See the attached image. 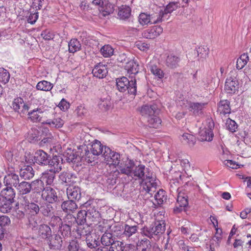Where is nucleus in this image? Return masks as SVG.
<instances>
[{
    "instance_id": "f257e3e1",
    "label": "nucleus",
    "mask_w": 251,
    "mask_h": 251,
    "mask_svg": "<svg viewBox=\"0 0 251 251\" xmlns=\"http://www.w3.org/2000/svg\"><path fill=\"white\" fill-rule=\"evenodd\" d=\"M145 166L142 165L136 167L132 171L131 176L142 179L140 185L142 187V191L151 196L156 191L157 184L152 177L149 176L145 178Z\"/></svg>"
},
{
    "instance_id": "f03ea898",
    "label": "nucleus",
    "mask_w": 251,
    "mask_h": 251,
    "mask_svg": "<svg viewBox=\"0 0 251 251\" xmlns=\"http://www.w3.org/2000/svg\"><path fill=\"white\" fill-rule=\"evenodd\" d=\"M54 114V109L51 107L45 108L43 107H37L28 113V118L32 122H41L43 118H50Z\"/></svg>"
},
{
    "instance_id": "7ed1b4c3",
    "label": "nucleus",
    "mask_w": 251,
    "mask_h": 251,
    "mask_svg": "<svg viewBox=\"0 0 251 251\" xmlns=\"http://www.w3.org/2000/svg\"><path fill=\"white\" fill-rule=\"evenodd\" d=\"M105 146H103L100 141L95 140L91 145L89 150H85L84 158L88 163H91L95 160L96 156L103 154Z\"/></svg>"
},
{
    "instance_id": "20e7f679",
    "label": "nucleus",
    "mask_w": 251,
    "mask_h": 251,
    "mask_svg": "<svg viewBox=\"0 0 251 251\" xmlns=\"http://www.w3.org/2000/svg\"><path fill=\"white\" fill-rule=\"evenodd\" d=\"M116 84L118 89L121 92L127 90L129 94L133 95L136 94L137 87L135 79L129 80L127 77L123 76L117 79Z\"/></svg>"
},
{
    "instance_id": "39448f33",
    "label": "nucleus",
    "mask_w": 251,
    "mask_h": 251,
    "mask_svg": "<svg viewBox=\"0 0 251 251\" xmlns=\"http://www.w3.org/2000/svg\"><path fill=\"white\" fill-rule=\"evenodd\" d=\"M105 162L110 166L118 167L121 161V157L119 153L111 151L109 148L105 147L102 154Z\"/></svg>"
},
{
    "instance_id": "423d86ee",
    "label": "nucleus",
    "mask_w": 251,
    "mask_h": 251,
    "mask_svg": "<svg viewBox=\"0 0 251 251\" xmlns=\"http://www.w3.org/2000/svg\"><path fill=\"white\" fill-rule=\"evenodd\" d=\"M165 221H161L156 222L155 226L152 227H150L144 231V234L152 238L153 236H160L165 231Z\"/></svg>"
},
{
    "instance_id": "0eeeda50",
    "label": "nucleus",
    "mask_w": 251,
    "mask_h": 251,
    "mask_svg": "<svg viewBox=\"0 0 251 251\" xmlns=\"http://www.w3.org/2000/svg\"><path fill=\"white\" fill-rule=\"evenodd\" d=\"M11 107L15 112L19 113L21 116H24L29 109L28 105L21 97L14 99L12 102Z\"/></svg>"
},
{
    "instance_id": "6e6552de",
    "label": "nucleus",
    "mask_w": 251,
    "mask_h": 251,
    "mask_svg": "<svg viewBox=\"0 0 251 251\" xmlns=\"http://www.w3.org/2000/svg\"><path fill=\"white\" fill-rule=\"evenodd\" d=\"M35 233L37 238L47 241L50 237L52 232L50 227L48 225L42 224L35 229Z\"/></svg>"
},
{
    "instance_id": "1a4fd4ad",
    "label": "nucleus",
    "mask_w": 251,
    "mask_h": 251,
    "mask_svg": "<svg viewBox=\"0 0 251 251\" xmlns=\"http://www.w3.org/2000/svg\"><path fill=\"white\" fill-rule=\"evenodd\" d=\"M42 199L50 203H53L57 199V194L55 191L50 186H47L42 191Z\"/></svg>"
},
{
    "instance_id": "9d476101",
    "label": "nucleus",
    "mask_w": 251,
    "mask_h": 251,
    "mask_svg": "<svg viewBox=\"0 0 251 251\" xmlns=\"http://www.w3.org/2000/svg\"><path fill=\"white\" fill-rule=\"evenodd\" d=\"M225 89L227 93H235L238 89V82L236 78L231 76L227 78L225 82Z\"/></svg>"
},
{
    "instance_id": "9b49d317",
    "label": "nucleus",
    "mask_w": 251,
    "mask_h": 251,
    "mask_svg": "<svg viewBox=\"0 0 251 251\" xmlns=\"http://www.w3.org/2000/svg\"><path fill=\"white\" fill-rule=\"evenodd\" d=\"M50 249H59L62 247V239L58 234L52 235L47 240Z\"/></svg>"
},
{
    "instance_id": "f8f14e48",
    "label": "nucleus",
    "mask_w": 251,
    "mask_h": 251,
    "mask_svg": "<svg viewBox=\"0 0 251 251\" xmlns=\"http://www.w3.org/2000/svg\"><path fill=\"white\" fill-rule=\"evenodd\" d=\"M92 231V228L88 225H79L76 229V238L90 236Z\"/></svg>"
},
{
    "instance_id": "ddd939ff",
    "label": "nucleus",
    "mask_w": 251,
    "mask_h": 251,
    "mask_svg": "<svg viewBox=\"0 0 251 251\" xmlns=\"http://www.w3.org/2000/svg\"><path fill=\"white\" fill-rule=\"evenodd\" d=\"M162 28L160 26H153L145 30L143 33L144 37L147 39H154L162 32Z\"/></svg>"
},
{
    "instance_id": "4468645a",
    "label": "nucleus",
    "mask_w": 251,
    "mask_h": 251,
    "mask_svg": "<svg viewBox=\"0 0 251 251\" xmlns=\"http://www.w3.org/2000/svg\"><path fill=\"white\" fill-rule=\"evenodd\" d=\"M188 204V202L186 196L183 193L179 192L177 195L176 206L174 208V211L176 212H180Z\"/></svg>"
},
{
    "instance_id": "2eb2a0df",
    "label": "nucleus",
    "mask_w": 251,
    "mask_h": 251,
    "mask_svg": "<svg viewBox=\"0 0 251 251\" xmlns=\"http://www.w3.org/2000/svg\"><path fill=\"white\" fill-rule=\"evenodd\" d=\"M92 73L94 76L102 78L105 77L108 73L107 67L102 63H99L93 69Z\"/></svg>"
},
{
    "instance_id": "dca6fc26",
    "label": "nucleus",
    "mask_w": 251,
    "mask_h": 251,
    "mask_svg": "<svg viewBox=\"0 0 251 251\" xmlns=\"http://www.w3.org/2000/svg\"><path fill=\"white\" fill-rule=\"evenodd\" d=\"M19 182V176L14 173L8 174L3 178V182L6 186H14L16 188Z\"/></svg>"
},
{
    "instance_id": "f3484780",
    "label": "nucleus",
    "mask_w": 251,
    "mask_h": 251,
    "mask_svg": "<svg viewBox=\"0 0 251 251\" xmlns=\"http://www.w3.org/2000/svg\"><path fill=\"white\" fill-rule=\"evenodd\" d=\"M50 156L43 150H38L35 153V160L37 163L42 165H47L49 162Z\"/></svg>"
},
{
    "instance_id": "a211bd4d",
    "label": "nucleus",
    "mask_w": 251,
    "mask_h": 251,
    "mask_svg": "<svg viewBox=\"0 0 251 251\" xmlns=\"http://www.w3.org/2000/svg\"><path fill=\"white\" fill-rule=\"evenodd\" d=\"M218 111L221 116L229 115L231 112L230 102L227 100H221L218 105Z\"/></svg>"
},
{
    "instance_id": "6ab92c4d",
    "label": "nucleus",
    "mask_w": 251,
    "mask_h": 251,
    "mask_svg": "<svg viewBox=\"0 0 251 251\" xmlns=\"http://www.w3.org/2000/svg\"><path fill=\"white\" fill-rule=\"evenodd\" d=\"M179 61L180 58L178 56L170 54L167 57L165 61V64L168 68L174 69L179 66Z\"/></svg>"
},
{
    "instance_id": "aec40b11",
    "label": "nucleus",
    "mask_w": 251,
    "mask_h": 251,
    "mask_svg": "<svg viewBox=\"0 0 251 251\" xmlns=\"http://www.w3.org/2000/svg\"><path fill=\"white\" fill-rule=\"evenodd\" d=\"M125 69L129 75H135L139 72V64L134 59L127 62L125 66Z\"/></svg>"
},
{
    "instance_id": "412c9836",
    "label": "nucleus",
    "mask_w": 251,
    "mask_h": 251,
    "mask_svg": "<svg viewBox=\"0 0 251 251\" xmlns=\"http://www.w3.org/2000/svg\"><path fill=\"white\" fill-rule=\"evenodd\" d=\"M157 110L156 105H144L142 106L140 113L142 116L148 117V118L155 115Z\"/></svg>"
},
{
    "instance_id": "4be33fe9",
    "label": "nucleus",
    "mask_w": 251,
    "mask_h": 251,
    "mask_svg": "<svg viewBox=\"0 0 251 251\" xmlns=\"http://www.w3.org/2000/svg\"><path fill=\"white\" fill-rule=\"evenodd\" d=\"M46 121H43L42 123L44 124L48 125L51 127L60 128L62 127L64 122V121L60 117H53V119L49 118H46Z\"/></svg>"
},
{
    "instance_id": "5701e85b",
    "label": "nucleus",
    "mask_w": 251,
    "mask_h": 251,
    "mask_svg": "<svg viewBox=\"0 0 251 251\" xmlns=\"http://www.w3.org/2000/svg\"><path fill=\"white\" fill-rule=\"evenodd\" d=\"M49 171L56 173L59 172L61 170L62 163L60 162L57 156H54L50 161L49 160Z\"/></svg>"
},
{
    "instance_id": "b1692460",
    "label": "nucleus",
    "mask_w": 251,
    "mask_h": 251,
    "mask_svg": "<svg viewBox=\"0 0 251 251\" xmlns=\"http://www.w3.org/2000/svg\"><path fill=\"white\" fill-rule=\"evenodd\" d=\"M131 9L127 5H122L118 9V16L120 19L126 20L131 16Z\"/></svg>"
},
{
    "instance_id": "393cba45",
    "label": "nucleus",
    "mask_w": 251,
    "mask_h": 251,
    "mask_svg": "<svg viewBox=\"0 0 251 251\" xmlns=\"http://www.w3.org/2000/svg\"><path fill=\"white\" fill-rule=\"evenodd\" d=\"M67 194L69 199L74 200L79 199L80 197V192L78 187L70 186L67 189Z\"/></svg>"
},
{
    "instance_id": "a878e982",
    "label": "nucleus",
    "mask_w": 251,
    "mask_h": 251,
    "mask_svg": "<svg viewBox=\"0 0 251 251\" xmlns=\"http://www.w3.org/2000/svg\"><path fill=\"white\" fill-rule=\"evenodd\" d=\"M206 103L201 102H189L188 103L187 109L190 111L193 112L194 114H198L204 108Z\"/></svg>"
},
{
    "instance_id": "bb28decb",
    "label": "nucleus",
    "mask_w": 251,
    "mask_h": 251,
    "mask_svg": "<svg viewBox=\"0 0 251 251\" xmlns=\"http://www.w3.org/2000/svg\"><path fill=\"white\" fill-rule=\"evenodd\" d=\"M1 196L5 200L13 201V199L15 196L14 189L10 186H6V188L2 189L1 191Z\"/></svg>"
},
{
    "instance_id": "cd10ccee",
    "label": "nucleus",
    "mask_w": 251,
    "mask_h": 251,
    "mask_svg": "<svg viewBox=\"0 0 251 251\" xmlns=\"http://www.w3.org/2000/svg\"><path fill=\"white\" fill-rule=\"evenodd\" d=\"M134 162L131 160H129L128 163L126 164L125 167H123L121 164L118 167L121 173L129 176H132V171L134 167Z\"/></svg>"
},
{
    "instance_id": "c85d7f7f",
    "label": "nucleus",
    "mask_w": 251,
    "mask_h": 251,
    "mask_svg": "<svg viewBox=\"0 0 251 251\" xmlns=\"http://www.w3.org/2000/svg\"><path fill=\"white\" fill-rule=\"evenodd\" d=\"M61 207L64 211L68 213L75 211L77 208V205L74 200H70L64 201Z\"/></svg>"
},
{
    "instance_id": "c756f323",
    "label": "nucleus",
    "mask_w": 251,
    "mask_h": 251,
    "mask_svg": "<svg viewBox=\"0 0 251 251\" xmlns=\"http://www.w3.org/2000/svg\"><path fill=\"white\" fill-rule=\"evenodd\" d=\"M150 18L151 24H155L161 22L166 19V17L162 12V10H160L158 11L153 12L151 14H150ZM167 19V18H166V19Z\"/></svg>"
},
{
    "instance_id": "7c9ffc66",
    "label": "nucleus",
    "mask_w": 251,
    "mask_h": 251,
    "mask_svg": "<svg viewBox=\"0 0 251 251\" xmlns=\"http://www.w3.org/2000/svg\"><path fill=\"white\" fill-rule=\"evenodd\" d=\"M31 187L30 183L26 181H22L18 184L16 189L20 194L25 195L29 193L31 191Z\"/></svg>"
},
{
    "instance_id": "2f4dec72",
    "label": "nucleus",
    "mask_w": 251,
    "mask_h": 251,
    "mask_svg": "<svg viewBox=\"0 0 251 251\" xmlns=\"http://www.w3.org/2000/svg\"><path fill=\"white\" fill-rule=\"evenodd\" d=\"M20 174L25 179H29L34 176V171L31 166H27L25 168L21 170Z\"/></svg>"
},
{
    "instance_id": "473e14b6",
    "label": "nucleus",
    "mask_w": 251,
    "mask_h": 251,
    "mask_svg": "<svg viewBox=\"0 0 251 251\" xmlns=\"http://www.w3.org/2000/svg\"><path fill=\"white\" fill-rule=\"evenodd\" d=\"M53 87V84L47 80H42L38 82L36 86L38 90L43 91H50Z\"/></svg>"
},
{
    "instance_id": "72a5a7b5",
    "label": "nucleus",
    "mask_w": 251,
    "mask_h": 251,
    "mask_svg": "<svg viewBox=\"0 0 251 251\" xmlns=\"http://www.w3.org/2000/svg\"><path fill=\"white\" fill-rule=\"evenodd\" d=\"M55 173L48 170L46 172L43 173L41 177L42 181H45L47 185H51L53 182L55 177Z\"/></svg>"
},
{
    "instance_id": "f704fd0d",
    "label": "nucleus",
    "mask_w": 251,
    "mask_h": 251,
    "mask_svg": "<svg viewBox=\"0 0 251 251\" xmlns=\"http://www.w3.org/2000/svg\"><path fill=\"white\" fill-rule=\"evenodd\" d=\"M25 210L27 213L32 216H35L39 213L40 208L37 204L30 202L26 206Z\"/></svg>"
},
{
    "instance_id": "c9c22d12",
    "label": "nucleus",
    "mask_w": 251,
    "mask_h": 251,
    "mask_svg": "<svg viewBox=\"0 0 251 251\" xmlns=\"http://www.w3.org/2000/svg\"><path fill=\"white\" fill-rule=\"evenodd\" d=\"M114 10L113 5L110 3H106L100 9V14L103 17H106L113 13Z\"/></svg>"
},
{
    "instance_id": "e433bc0d",
    "label": "nucleus",
    "mask_w": 251,
    "mask_h": 251,
    "mask_svg": "<svg viewBox=\"0 0 251 251\" xmlns=\"http://www.w3.org/2000/svg\"><path fill=\"white\" fill-rule=\"evenodd\" d=\"M115 242L113 240L112 234L109 232L104 233L101 237V243L102 245L109 246Z\"/></svg>"
},
{
    "instance_id": "4c0bfd02",
    "label": "nucleus",
    "mask_w": 251,
    "mask_h": 251,
    "mask_svg": "<svg viewBox=\"0 0 251 251\" xmlns=\"http://www.w3.org/2000/svg\"><path fill=\"white\" fill-rule=\"evenodd\" d=\"M161 122L162 121L161 119L155 115L149 118L148 120L149 126L150 127L155 128H158L160 126Z\"/></svg>"
},
{
    "instance_id": "58836bf2",
    "label": "nucleus",
    "mask_w": 251,
    "mask_h": 251,
    "mask_svg": "<svg viewBox=\"0 0 251 251\" xmlns=\"http://www.w3.org/2000/svg\"><path fill=\"white\" fill-rule=\"evenodd\" d=\"M249 56L247 53H243L238 58L236 62V68L238 70L243 68L249 61Z\"/></svg>"
},
{
    "instance_id": "ea45409f",
    "label": "nucleus",
    "mask_w": 251,
    "mask_h": 251,
    "mask_svg": "<svg viewBox=\"0 0 251 251\" xmlns=\"http://www.w3.org/2000/svg\"><path fill=\"white\" fill-rule=\"evenodd\" d=\"M214 136L211 129L202 130L200 132V140L201 141H211Z\"/></svg>"
},
{
    "instance_id": "a19ab883",
    "label": "nucleus",
    "mask_w": 251,
    "mask_h": 251,
    "mask_svg": "<svg viewBox=\"0 0 251 251\" xmlns=\"http://www.w3.org/2000/svg\"><path fill=\"white\" fill-rule=\"evenodd\" d=\"M181 140L184 144L193 146L196 142V137L189 133H185L181 136Z\"/></svg>"
},
{
    "instance_id": "79ce46f5",
    "label": "nucleus",
    "mask_w": 251,
    "mask_h": 251,
    "mask_svg": "<svg viewBox=\"0 0 251 251\" xmlns=\"http://www.w3.org/2000/svg\"><path fill=\"white\" fill-rule=\"evenodd\" d=\"M70 52L74 53L80 50L81 45L79 42L76 39H72L68 44Z\"/></svg>"
},
{
    "instance_id": "37998d69",
    "label": "nucleus",
    "mask_w": 251,
    "mask_h": 251,
    "mask_svg": "<svg viewBox=\"0 0 251 251\" xmlns=\"http://www.w3.org/2000/svg\"><path fill=\"white\" fill-rule=\"evenodd\" d=\"M138 20L139 24L142 26L151 25L150 14H148L146 13H141L139 14Z\"/></svg>"
},
{
    "instance_id": "c03bdc74",
    "label": "nucleus",
    "mask_w": 251,
    "mask_h": 251,
    "mask_svg": "<svg viewBox=\"0 0 251 251\" xmlns=\"http://www.w3.org/2000/svg\"><path fill=\"white\" fill-rule=\"evenodd\" d=\"M31 190H32L34 191L35 192L38 193L40 192L41 190L44 189V184L43 181L41 180L37 179L36 180L33 181L30 183Z\"/></svg>"
},
{
    "instance_id": "a18cd8bd",
    "label": "nucleus",
    "mask_w": 251,
    "mask_h": 251,
    "mask_svg": "<svg viewBox=\"0 0 251 251\" xmlns=\"http://www.w3.org/2000/svg\"><path fill=\"white\" fill-rule=\"evenodd\" d=\"M13 202V201L8 200H2L0 204V211L3 213L9 212L12 207Z\"/></svg>"
},
{
    "instance_id": "49530a36",
    "label": "nucleus",
    "mask_w": 251,
    "mask_h": 251,
    "mask_svg": "<svg viewBox=\"0 0 251 251\" xmlns=\"http://www.w3.org/2000/svg\"><path fill=\"white\" fill-rule=\"evenodd\" d=\"M98 222L99 223L97 224L96 230L100 232L101 233L107 232L108 229L110 227L109 225L107 223V221L105 220L101 219Z\"/></svg>"
},
{
    "instance_id": "de8ad7c7",
    "label": "nucleus",
    "mask_w": 251,
    "mask_h": 251,
    "mask_svg": "<svg viewBox=\"0 0 251 251\" xmlns=\"http://www.w3.org/2000/svg\"><path fill=\"white\" fill-rule=\"evenodd\" d=\"M87 212L84 210H80L77 214L75 221L78 225H84L86 222Z\"/></svg>"
},
{
    "instance_id": "09e8293b",
    "label": "nucleus",
    "mask_w": 251,
    "mask_h": 251,
    "mask_svg": "<svg viewBox=\"0 0 251 251\" xmlns=\"http://www.w3.org/2000/svg\"><path fill=\"white\" fill-rule=\"evenodd\" d=\"M100 52L104 57H109L113 54L114 49L111 46L106 45L101 48Z\"/></svg>"
},
{
    "instance_id": "8fccbe9b",
    "label": "nucleus",
    "mask_w": 251,
    "mask_h": 251,
    "mask_svg": "<svg viewBox=\"0 0 251 251\" xmlns=\"http://www.w3.org/2000/svg\"><path fill=\"white\" fill-rule=\"evenodd\" d=\"M100 214L99 211L94 209L89 210L87 217L92 222H97L101 220Z\"/></svg>"
},
{
    "instance_id": "3c124183",
    "label": "nucleus",
    "mask_w": 251,
    "mask_h": 251,
    "mask_svg": "<svg viewBox=\"0 0 251 251\" xmlns=\"http://www.w3.org/2000/svg\"><path fill=\"white\" fill-rule=\"evenodd\" d=\"M155 200L158 205L162 204L164 201L166 200V196L165 195V192L160 189L156 194L154 195Z\"/></svg>"
},
{
    "instance_id": "603ef678",
    "label": "nucleus",
    "mask_w": 251,
    "mask_h": 251,
    "mask_svg": "<svg viewBox=\"0 0 251 251\" xmlns=\"http://www.w3.org/2000/svg\"><path fill=\"white\" fill-rule=\"evenodd\" d=\"M72 177L73 176L70 173L63 172L60 174L59 178L62 182L70 185L75 182V181L72 179Z\"/></svg>"
},
{
    "instance_id": "864d4df0",
    "label": "nucleus",
    "mask_w": 251,
    "mask_h": 251,
    "mask_svg": "<svg viewBox=\"0 0 251 251\" xmlns=\"http://www.w3.org/2000/svg\"><path fill=\"white\" fill-rule=\"evenodd\" d=\"M138 230V226H129L125 225L124 234L127 237H130L135 234Z\"/></svg>"
},
{
    "instance_id": "5fc2aeb1",
    "label": "nucleus",
    "mask_w": 251,
    "mask_h": 251,
    "mask_svg": "<svg viewBox=\"0 0 251 251\" xmlns=\"http://www.w3.org/2000/svg\"><path fill=\"white\" fill-rule=\"evenodd\" d=\"M150 69L151 73L158 78L161 79L164 77V73L163 71L156 65H150Z\"/></svg>"
},
{
    "instance_id": "6e6d98bb",
    "label": "nucleus",
    "mask_w": 251,
    "mask_h": 251,
    "mask_svg": "<svg viewBox=\"0 0 251 251\" xmlns=\"http://www.w3.org/2000/svg\"><path fill=\"white\" fill-rule=\"evenodd\" d=\"M125 249V247L124 243L116 241L111 245L109 251H124Z\"/></svg>"
},
{
    "instance_id": "4d7b16f0",
    "label": "nucleus",
    "mask_w": 251,
    "mask_h": 251,
    "mask_svg": "<svg viewBox=\"0 0 251 251\" xmlns=\"http://www.w3.org/2000/svg\"><path fill=\"white\" fill-rule=\"evenodd\" d=\"M178 8V4L177 3L174 2H170L166 7V8L162 10V12L166 17L169 13H171L174 10H176Z\"/></svg>"
},
{
    "instance_id": "13d9d810",
    "label": "nucleus",
    "mask_w": 251,
    "mask_h": 251,
    "mask_svg": "<svg viewBox=\"0 0 251 251\" xmlns=\"http://www.w3.org/2000/svg\"><path fill=\"white\" fill-rule=\"evenodd\" d=\"M10 78L9 73L4 69H0V82L6 84Z\"/></svg>"
},
{
    "instance_id": "bf43d9fd",
    "label": "nucleus",
    "mask_w": 251,
    "mask_h": 251,
    "mask_svg": "<svg viewBox=\"0 0 251 251\" xmlns=\"http://www.w3.org/2000/svg\"><path fill=\"white\" fill-rule=\"evenodd\" d=\"M85 240L87 247L90 249H95L99 245V242L96 239H93L91 236L86 237Z\"/></svg>"
},
{
    "instance_id": "052dcab7",
    "label": "nucleus",
    "mask_w": 251,
    "mask_h": 251,
    "mask_svg": "<svg viewBox=\"0 0 251 251\" xmlns=\"http://www.w3.org/2000/svg\"><path fill=\"white\" fill-rule=\"evenodd\" d=\"M71 227L67 224H62L60 226L59 231L64 238L69 237L71 234Z\"/></svg>"
},
{
    "instance_id": "680f3d73",
    "label": "nucleus",
    "mask_w": 251,
    "mask_h": 251,
    "mask_svg": "<svg viewBox=\"0 0 251 251\" xmlns=\"http://www.w3.org/2000/svg\"><path fill=\"white\" fill-rule=\"evenodd\" d=\"M226 126L227 128L232 132H235L237 128L236 122L229 118L226 120Z\"/></svg>"
},
{
    "instance_id": "e2e57ef3",
    "label": "nucleus",
    "mask_w": 251,
    "mask_h": 251,
    "mask_svg": "<svg viewBox=\"0 0 251 251\" xmlns=\"http://www.w3.org/2000/svg\"><path fill=\"white\" fill-rule=\"evenodd\" d=\"M135 46L140 50L143 51H147L150 48V44L143 42L142 41H137L135 43Z\"/></svg>"
},
{
    "instance_id": "0e129e2a",
    "label": "nucleus",
    "mask_w": 251,
    "mask_h": 251,
    "mask_svg": "<svg viewBox=\"0 0 251 251\" xmlns=\"http://www.w3.org/2000/svg\"><path fill=\"white\" fill-rule=\"evenodd\" d=\"M75 112L78 117H82L86 115L87 110L83 105L81 104L76 107Z\"/></svg>"
},
{
    "instance_id": "69168bd1",
    "label": "nucleus",
    "mask_w": 251,
    "mask_h": 251,
    "mask_svg": "<svg viewBox=\"0 0 251 251\" xmlns=\"http://www.w3.org/2000/svg\"><path fill=\"white\" fill-rule=\"evenodd\" d=\"M57 106L62 111H66L69 108L70 104L66 100L62 99Z\"/></svg>"
},
{
    "instance_id": "338daca9",
    "label": "nucleus",
    "mask_w": 251,
    "mask_h": 251,
    "mask_svg": "<svg viewBox=\"0 0 251 251\" xmlns=\"http://www.w3.org/2000/svg\"><path fill=\"white\" fill-rule=\"evenodd\" d=\"M197 52L198 55H201L202 58H205L208 56L209 50L206 47L201 46L198 49Z\"/></svg>"
},
{
    "instance_id": "774afa93",
    "label": "nucleus",
    "mask_w": 251,
    "mask_h": 251,
    "mask_svg": "<svg viewBox=\"0 0 251 251\" xmlns=\"http://www.w3.org/2000/svg\"><path fill=\"white\" fill-rule=\"evenodd\" d=\"M41 36L46 40H50L54 38V34L52 31L48 29L42 31Z\"/></svg>"
}]
</instances>
